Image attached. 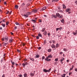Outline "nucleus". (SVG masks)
<instances>
[{"instance_id":"1","label":"nucleus","mask_w":77,"mask_h":77,"mask_svg":"<svg viewBox=\"0 0 77 77\" xmlns=\"http://www.w3.org/2000/svg\"><path fill=\"white\" fill-rule=\"evenodd\" d=\"M51 68H50L49 70L44 69L43 70V72H50V71H51Z\"/></svg>"},{"instance_id":"2","label":"nucleus","mask_w":77,"mask_h":77,"mask_svg":"<svg viewBox=\"0 0 77 77\" xmlns=\"http://www.w3.org/2000/svg\"><path fill=\"white\" fill-rule=\"evenodd\" d=\"M2 40L3 41H4L5 40V42H7V41H8V37L7 36L5 37L4 38H2Z\"/></svg>"},{"instance_id":"3","label":"nucleus","mask_w":77,"mask_h":77,"mask_svg":"<svg viewBox=\"0 0 77 77\" xmlns=\"http://www.w3.org/2000/svg\"><path fill=\"white\" fill-rule=\"evenodd\" d=\"M56 15L58 17H59V18H62V16H60V14H59V13H57L56 14Z\"/></svg>"},{"instance_id":"4","label":"nucleus","mask_w":77,"mask_h":77,"mask_svg":"<svg viewBox=\"0 0 77 77\" xmlns=\"http://www.w3.org/2000/svg\"><path fill=\"white\" fill-rule=\"evenodd\" d=\"M45 60H47V61H51V59H48V58H46Z\"/></svg>"},{"instance_id":"5","label":"nucleus","mask_w":77,"mask_h":77,"mask_svg":"<svg viewBox=\"0 0 77 77\" xmlns=\"http://www.w3.org/2000/svg\"><path fill=\"white\" fill-rule=\"evenodd\" d=\"M51 47H52V48H54L55 49H56V46L54 44H53L52 45H51Z\"/></svg>"},{"instance_id":"6","label":"nucleus","mask_w":77,"mask_h":77,"mask_svg":"<svg viewBox=\"0 0 77 77\" xmlns=\"http://www.w3.org/2000/svg\"><path fill=\"white\" fill-rule=\"evenodd\" d=\"M71 9L70 8H67L66 9V12H68L70 11Z\"/></svg>"},{"instance_id":"7","label":"nucleus","mask_w":77,"mask_h":77,"mask_svg":"<svg viewBox=\"0 0 77 77\" xmlns=\"http://www.w3.org/2000/svg\"><path fill=\"white\" fill-rule=\"evenodd\" d=\"M53 57V56L51 55L50 54L48 55V56L47 57V58H52Z\"/></svg>"},{"instance_id":"8","label":"nucleus","mask_w":77,"mask_h":77,"mask_svg":"<svg viewBox=\"0 0 77 77\" xmlns=\"http://www.w3.org/2000/svg\"><path fill=\"white\" fill-rule=\"evenodd\" d=\"M37 11H38V10L36 9H33L32 11L33 12H35V13H36V12H37Z\"/></svg>"},{"instance_id":"9","label":"nucleus","mask_w":77,"mask_h":77,"mask_svg":"<svg viewBox=\"0 0 77 77\" xmlns=\"http://www.w3.org/2000/svg\"><path fill=\"white\" fill-rule=\"evenodd\" d=\"M64 59H65L64 58L62 57V58L61 59V60H60V62H62V61L64 60Z\"/></svg>"},{"instance_id":"10","label":"nucleus","mask_w":77,"mask_h":77,"mask_svg":"<svg viewBox=\"0 0 77 77\" xmlns=\"http://www.w3.org/2000/svg\"><path fill=\"white\" fill-rule=\"evenodd\" d=\"M46 7H44L42 8V11H44L45 9H46Z\"/></svg>"},{"instance_id":"11","label":"nucleus","mask_w":77,"mask_h":77,"mask_svg":"<svg viewBox=\"0 0 77 77\" xmlns=\"http://www.w3.org/2000/svg\"><path fill=\"white\" fill-rule=\"evenodd\" d=\"M52 17H54L55 18H57V16L53 14L52 15Z\"/></svg>"},{"instance_id":"12","label":"nucleus","mask_w":77,"mask_h":77,"mask_svg":"<svg viewBox=\"0 0 77 77\" xmlns=\"http://www.w3.org/2000/svg\"><path fill=\"white\" fill-rule=\"evenodd\" d=\"M30 75L31 77H33V76H34L35 74L34 73H30Z\"/></svg>"},{"instance_id":"13","label":"nucleus","mask_w":77,"mask_h":77,"mask_svg":"<svg viewBox=\"0 0 77 77\" xmlns=\"http://www.w3.org/2000/svg\"><path fill=\"white\" fill-rule=\"evenodd\" d=\"M24 77H28L27 76V73H25L24 74Z\"/></svg>"},{"instance_id":"14","label":"nucleus","mask_w":77,"mask_h":77,"mask_svg":"<svg viewBox=\"0 0 77 77\" xmlns=\"http://www.w3.org/2000/svg\"><path fill=\"white\" fill-rule=\"evenodd\" d=\"M30 60H32L33 62H34V61L35 60L34 59L32 58H30Z\"/></svg>"},{"instance_id":"15","label":"nucleus","mask_w":77,"mask_h":77,"mask_svg":"<svg viewBox=\"0 0 77 77\" xmlns=\"http://www.w3.org/2000/svg\"><path fill=\"white\" fill-rule=\"evenodd\" d=\"M63 9H65L66 8V6H65V5L64 4L63 5Z\"/></svg>"},{"instance_id":"16","label":"nucleus","mask_w":77,"mask_h":77,"mask_svg":"<svg viewBox=\"0 0 77 77\" xmlns=\"http://www.w3.org/2000/svg\"><path fill=\"white\" fill-rule=\"evenodd\" d=\"M26 14L27 15H30V14H31V13L30 12H28L26 13Z\"/></svg>"},{"instance_id":"17","label":"nucleus","mask_w":77,"mask_h":77,"mask_svg":"<svg viewBox=\"0 0 77 77\" xmlns=\"http://www.w3.org/2000/svg\"><path fill=\"white\" fill-rule=\"evenodd\" d=\"M15 9H18V5H16L15 6Z\"/></svg>"},{"instance_id":"18","label":"nucleus","mask_w":77,"mask_h":77,"mask_svg":"<svg viewBox=\"0 0 77 77\" xmlns=\"http://www.w3.org/2000/svg\"><path fill=\"white\" fill-rule=\"evenodd\" d=\"M2 44L3 45H4V46L6 45H7V43L3 42L2 43Z\"/></svg>"},{"instance_id":"19","label":"nucleus","mask_w":77,"mask_h":77,"mask_svg":"<svg viewBox=\"0 0 77 77\" xmlns=\"http://www.w3.org/2000/svg\"><path fill=\"white\" fill-rule=\"evenodd\" d=\"M48 52H51V49L50 48L49 49H48Z\"/></svg>"},{"instance_id":"20","label":"nucleus","mask_w":77,"mask_h":77,"mask_svg":"<svg viewBox=\"0 0 77 77\" xmlns=\"http://www.w3.org/2000/svg\"><path fill=\"white\" fill-rule=\"evenodd\" d=\"M47 31H45V32L44 33V34L45 36H46L47 35Z\"/></svg>"},{"instance_id":"21","label":"nucleus","mask_w":77,"mask_h":77,"mask_svg":"<svg viewBox=\"0 0 77 77\" xmlns=\"http://www.w3.org/2000/svg\"><path fill=\"white\" fill-rule=\"evenodd\" d=\"M5 24H4V23H2V26H3V27H4V28H5Z\"/></svg>"},{"instance_id":"22","label":"nucleus","mask_w":77,"mask_h":77,"mask_svg":"<svg viewBox=\"0 0 77 77\" xmlns=\"http://www.w3.org/2000/svg\"><path fill=\"white\" fill-rule=\"evenodd\" d=\"M23 16L26 17V18H27V17H28V15H27V14H24Z\"/></svg>"},{"instance_id":"23","label":"nucleus","mask_w":77,"mask_h":77,"mask_svg":"<svg viewBox=\"0 0 77 77\" xmlns=\"http://www.w3.org/2000/svg\"><path fill=\"white\" fill-rule=\"evenodd\" d=\"M45 30V28H43L42 29V32H44Z\"/></svg>"},{"instance_id":"24","label":"nucleus","mask_w":77,"mask_h":77,"mask_svg":"<svg viewBox=\"0 0 77 77\" xmlns=\"http://www.w3.org/2000/svg\"><path fill=\"white\" fill-rule=\"evenodd\" d=\"M39 55H37L35 56V58H39Z\"/></svg>"},{"instance_id":"25","label":"nucleus","mask_w":77,"mask_h":77,"mask_svg":"<svg viewBox=\"0 0 77 77\" xmlns=\"http://www.w3.org/2000/svg\"><path fill=\"white\" fill-rule=\"evenodd\" d=\"M38 36H40V37H42V35L41 34V33H39V34H38Z\"/></svg>"},{"instance_id":"26","label":"nucleus","mask_w":77,"mask_h":77,"mask_svg":"<svg viewBox=\"0 0 77 77\" xmlns=\"http://www.w3.org/2000/svg\"><path fill=\"white\" fill-rule=\"evenodd\" d=\"M32 21H33V22H34V23H35L36 22V20H32Z\"/></svg>"},{"instance_id":"27","label":"nucleus","mask_w":77,"mask_h":77,"mask_svg":"<svg viewBox=\"0 0 77 77\" xmlns=\"http://www.w3.org/2000/svg\"><path fill=\"white\" fill-rule=\"evenodd\" d=\"M11 63H12L13 65H15V62H12V61H11Z\"/></svg>"},{"instance_id":"28","label":"nucleus","mask_w":77,"mask_h":77,"mask_svg":"<svg viewBox=\"0 0 77 77\" xmlns=\"http://www.w3.org/2000/svg\"><path fill=\"white\" fill-rule=\"evenodd\" d=\"M59 47V44L58 43H57L56 44V48H57Z\"/></svg>"},{"instance_id":"29","label":"nucleus","mask_w":77,"mask_h":77,"mask_svg":"<svg viewBox=\"0 0 77 77\" xmlns=\"http://www.w3.org/2000/svg\"><path fill=\"white\" fill-rule=\"evenodd\" d=\"M59 0H52V2H58Z\"/></svg>"},{"instance_id":"30","label":"nucleus","mask_w":77,"mask_h":77,"mask_svg":"<svg viewBox=\"0 0 77 77\" xmlns=\"http://www.w3.org/2000/svg\"><path fill=\"white\" fill-rule=\"evenodd\" d=\"M25 5V4H24V3H23L21 5V6L22 7H23Z\"/></svg>"},{"instance_id":"31","label":"nucleus","mask_w":77,"mask_h":77,"mask_svg":"<svg viewBox=\"0 0 77 77\" xmlns=\"http://www.w3.org/2000/svg\"><path fill=\"white\" fill-rule=\"evenodd\" d=\"M65 75H66V74H64L63 75H62V77H65Z\"/></svg>"},{"instance_id":"32","label":"nucleus","mask_w":77,"mask_h":77,"mask_svg":"<svg viewBox=\"0 0 77 77\" xmlns=\"http://www.w3.org/2000/svg\"><path fill=\"white\" fill-rule=\"evenodd\" d=\"M61 21L62 22V23H64V20L63 19L62 20H61Z\"/></svg>"},{"instance_id":"33","label":"nucleus","mask_w":77,"mask_h":77,"mask_svg":"<svg viewBox=\"0 0 77 77\" xmlns=\"http://www.w3.org/2000/svg\"><path fill=\"white\" fill-rule=\"evenodd\" d=\"M64 51H67V49L66 48H64L63 50Z\"/></svg>"},{"instance_id":"34","label":"nucleus","mask_w":77,"mask_h":77,"mask_svg":"<svg viewBox=\"0 0 77 77\" xmlns=\"http://www.w3.org/2000/svg\"><path fill=\"white\" fill-rule=\"evenodd\" d=\"M18 76H19L20 77H23V75L21 74L19 75Z\"/></svg>"},{"instance_id":"35","label":"nucleus","mask_w":77,"mask_h":77,"mask_svg":"<svg viewBox=\"0 0 77 77\" xmlns=\"http://www.w3.org/2000/svg\"><path fill=\"white\" fill-rule=\"evenodd\" d=\"M45 59V56H42V60H44Z\"/></svg>"},{"instance_id":"36","label":"nucleus","mask_w":77,"mask_h":77,"mask_svg":"<svg viewBox=\"0 0 77 77\" xmlns=\"http://www.w3.org/2000/svg\"><path fill=\"white\" fill-rule=\"evenodd\" d=\"M55 60L56 62H57L58 61V58L55 59Z\"/></svg>"},{"instance_id":"37","label":"nucleus","mask_w":77,"mask_h":77,"mask_svg":"<svg viewBox=\"0 0 77 77\" xmlns=\"http://www.w3.org/2000/svg\"><path fill=\"white\" fill-rule=\"evenodd\" d=\"M15 24L16 25H18L19 26L20 25V24L18 23H16Z\"/></svg>"},{"instance_id":"38","label":"nucleus","mask_w":77,"mask_h":77,"mask_svg":"<svg viewBox=\"0 0 77 77\" xmlns=\"http://www.w3.org/2000/svg\"><path fill=\"white\" fill-rule=\"evenodd\" d=\"M73 69V67H72L70 69V70H69V71H70L71 70H72Z\"/></svg>"},{"instance_id":"39","label":"nucleus","mask_w":77,"mask_h":77,"mask_svg":"<svg viewBox=\"0 0 77 77\" xmlns=\"http://www.w3.org/2000/svg\"><path fill=\"white\" fill-rule=\"evenodd\" d=\"M9 41L10 42H12V39H11Z\"/></svg>"},{"instance_id":"40","label":"nucleus","mask_w":77,"mask_h":77,"mask_svg":"<svg viewBox=\"0 0 77 77\" xmlns=\"http://www.w3.org/2000/svg\"><path fill=\"white\" fill-rule=\"evenodd\" d=\"M22 65H23V66H24V67H25V66H26V65L25 63H23L22 64Z\"/></svg>"},{"instance_id":"41","label":"nucleus","mask_w":77,"mask_h":77,"mask_svg":"<svg viewBox=\"0 0 77 77\" xmlns=\"http://www.w3.org/2000/svg\"><path fill=\"white\" fill-rule=\"evenodd\" d=\"M39 36H38L36 37L37 39H39Z\"/></svg>"},{"instance_id":"42","label":"nucleus","mask_w":77,"mask_h":77,"mask_svg":"<svg viewBox=\"0 0 77 77\" xmlns=\"http://www.w3.org/2000/svg\"><path fill=\"white\" fill-rule=\"evenodd\" d=\"M73 35H77V34L75 32H73Z\"/></svg>"},{"instance_id":"43","label":"nucleus","mask_w":77,"mask_h":77,"mask_svg":"<svg viewBox=\"0 0 77 77\" xmlns=\"http://www.w3.org/2000/svg\"><path fill=\"white\" fill-rule=\"evenodd\" d=\"M72 73V72H69V75H71V74Z\"/></svg>"},{"instance_id":"44","label":"nucleus","mask_w":77,"mask_h":77,"mask_svg":"<svg viewBox=\"0 0 77 77\" xmlns=\"http://www.w3.org/2000/svg\"><path fill=\"white\" fill-rule=\"evenodd\" d=\"M44 45H46V44H47V42H44Z\"/></svg>"},{"instance_id":"45","label":"nucleus","mask_w":77,"mask_h":77,"mask_svg":"<svg viewBox=\"0 0 77 77\" xmlns=\"http://www.w3.org/2000/svg\"><path fill=\"white\" fill-rule=\"evenodd\" d=\"M9 23V22H7L6 23V25L7 26H8V24Z\"/></svg>"},{"instance_id":"46","label":"nucleus","mask_w":77,"mask_h":77,"mask_svg":"<svg viewBox=\"0 0 77 77\" xmlns=\"http://www.w3.org/2000/svg\"><path fill=\"white\" fill-rule=\"evenodd\" d=\"M39 22H40V23H41L42 22V20H41V19H39Z\"/></svg>"},{"instance_id":"47","label":"nucleus","mask_w":77,"mask_h":77,"mask_svg":"<svg viewBox=\"0 0 77 77\" xmlns=\"http://www.w3.org/2000/svg\"><path fill=\"white\" fill-rule=\"evenodd\" d=\"M59 12H62V10H60V9L59 10Z\"/></svg>"},{"instance_id":"48","label":"nucleus","mask_w":77,"mask_h":77,"mask_svg":"<svg viewBox=\"0 0 77 77\" xmlns=\"http://www.w3.org/2000/svg\"><path fill=\"white\" fill-rule=\"evenodd\" d=\"M75 3L76 4V5H77V1H75Z\"/></svg>"},{"instance_id":"49","label":"nucleus","mask_w":77,"mask_h":77,"mask_svg":"<svg viewBox=\"0 0 77 77\" xmlns=\"http://www.w3.org/2000/svg\"><path fill=\"white\" fill-rule=\"evenodd\" d=\"M9 11H8L6 12V14H9Z\"/></svg>"},{"instance_id":"50","label":"nucleus","mask_w":77,"mask_h":77,"mask_svg":"<svg viewBox=\"0 0 77 77\" xmlns=\"http://www.w3.org/2000/svg\"><path fill=\"white\" fill-rule=\"evenodd\" d=\"M75 71H76V72H77V68H75Z\"/></svg>"},{"instance_id":"51","label":"nucleus","mask_w":77,"mask_h":77,"mask_svg":"<svg viewBox=\"0 0 77 77\" xmlns=\"http://www.w3.org/2000/svg\"><path fill=\"white\" fill-rule=\"evenodd\" d=\"M5 77V75L4 74L2 75V77Z\"/></svg>"},{"instance_id":"52","label":"nucleus","mask_w":77,"mask_h":77,"mask_svg":"<svg viewBox=\"0 0 77 77\" xmlns=\"http://www.w3.org/2000/svg\"><path fill=\"white\" fill-rule=\"evenodd\" d=\"M62 27H60V30H62Z\"/></svg>"},{"instance_id":"53","label":"nucleus","mask_w":77,"mask_h":77,"mask_svg":"<svg viewBox=\"0 0 77 77\" xmlns=\"http://www.w3.org/2000/svg\"><path fill=\"white\" fill-rule=\"evenodd\" d=\"M53 43L54 44V43H55V41L54 40H53L52 41Z\"/></svg>"},{"instance_id":"54","label":"nucleus","mask_w":77,"mask_h":77,"mask_svg":"<svg viewBox=\"0 0 77 77\" xmlns=\"http://www.w3.org/2000/svg\"><path fill=\"white\" fill-rule=\"evenodd\" d=\"M41 47H39L38 48V50H41Z\"/></svg>"},{"instance_id":"55","label":"nucleus","mask_w":77,"mask_h":77,"mask_svg":"<svg viewBox=\"0 0 77 77\" xmlns=\"http://www.w3.org/2000/svg\"><path fill=\"white\" fill-rule=\"evenodd\" d=\"M44 17H47V16L45 15H44Z\"/></svg>"},{"instance_id":"56","label":"nucleus","mask_w":77,"mask_h":77,"mask_svg":"<svg viewBox=\"0 0 77 77\" xmlns=\"http://www.w3.org/2000/svg\"><path fill=\"white\" fill-rule=\"evenodd\" d=\"M2 29H3L2 27H0V30H2Z\"/></svg>"},{"instance_id":"57","label":"nucleus","mask_w":77,"mask_h":77,"mask_svg":"<svg viewBox=\"0 0 77 77\" xmlns=\"http://www.w3.org/2000/svg\"><path fill=\"white\" fill-rule=\"evenodd\" d=\"M17 29V26H15L14 27V29L16 30V29Z\"/></svg>"},{"instance_id":"58","label":"nucleus","mask_w":77,"mask_h":77,"mask_svg":"<svg viewBox=\"0 0 77 77\" xmlns=\"http://www.w3.org/2000/svg\"><path fill=\"white\" fill-rule=\"evenodd\" d=\"M17 51H18V52H20V50H18V49H17Z\"/></svg>"},{"instance_id":"59","label":"nucleus","mask_w":77,"mask_h":77,"mask_svg":"<svg viewBox=\"0 0 77 77\" xmlns=\"http://www.w3.org/2000/svg\"><path fill=\"white\" fill-rule=\"evenodd\" d=\"M3 21V22H5L6 21V20H3L2 21Z\"/></svg>"},{"instance_id":"60","label":"nucleus","mask_w":77,"mask_h":77,"mask_svg":"<svg viewBox=\"0 0 77 77\" xmlns=\"http://www.w3.org/2000/svg\"><path fill=\"white\" fill-rule=\"evenodd\" d=\"M48 36H49L50 35V33H48Z\"/></svg>"},{"instance_id":"61","label":"nucleus","mask_w":77,"mask_h":77,"mask_svg":"<svg viewBox=\"0 0 77 77\" xmlns=\"http://www.w3.org/2000/svg\"><path fill=\"white\" fill-rule=\"evenodd\" d=\"M63 52H61L60 53V54H63Z\"/></svg>"},{"instance_id":"62","label":"nucleus","mask_w":77,"mask_h":77,"mask_svg":"<svg viewBox=\"0 0 77 77\" xmlns=\"http://www.w3.org/2000/svg\"><path fill=\"white\" fill-rule=\"evenodd\" d=\"M27 60V59H25L24 60V61H26Z\"/></svg>"},{"instance_id":"63","label":"nucleus","mask_w":77,"mask_h":77,"mask_svg":"<svg viewBox=\"0 0 77 77\" xmlns=\"http://www.w3.org/2000/svg\"><path fill=\"white\" fill-rule=\"evenodd\" d=\"M58 9H59V10H60V7H58Z\"/></svg>"},{"instance_id":"64","label":"nucleus","mask_w":77,"mask_h":77,"mask_svg":"<svg viewBox=\"0 0 77 77\" xmlns=\"http://www.w3.org/2000/svg\"><path fill=\"white\" fill-rule=\"evenodd\" d=\"M49 42L50 43V44H51V43H52V42H51V41H49Z\"/></svg>"}]
</instances>
